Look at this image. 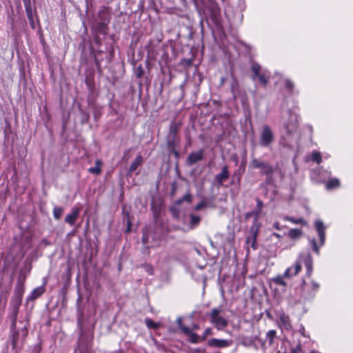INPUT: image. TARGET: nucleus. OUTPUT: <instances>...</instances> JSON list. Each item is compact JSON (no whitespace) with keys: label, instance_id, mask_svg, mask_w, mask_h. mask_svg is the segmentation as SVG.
<instances>
[{"label":"nucleus","instance_id":"1","mask_svg":"<svg viewBox=\"0 0 353 353\" xmlns=\"http://www.w3.org/2000/svg\"><path fill=\"white\" fill-rule=\"evenodd\" d=\"M22 295L23 291L17 288L15 290V296L11 300V310L9 314V318L11 320V330L12 332V344L14 349L21 347L28 333V322L27 321H19V325H17V322L19 307L22 300Z\"/></svg>","mask_w":353,"mask_h":353},{"label":"nucleus","instance_id":"2","mask_svg":"<svg viewBox=\"0 0 353 353\" xmlns=\"http://www.w3.org/2000/svg\"><path fill=\"white\" fill-rule=\"evenodd\" d=\"M282 122L287 136H294L296 134L299 119L298 115L292 110L283 113Z\"/></svg>","mask_w":353,"mask_h":353},{"label":"nucleus","instance_id":"3","mask_svg":"<svg viewBox=\"0 0 353 353\" xmlns=\"http://www.w3.org/2000/svg\"><path fill=\"white\" fill-rule=\"evenodd\" d=\"M250 166L254 169H260V174L261 175H265L266 183L271 184L273 181L272 174L274 173L273 167L268 163L256 158L252 159Z\"/></svg>","mask_w":353,"mask_h":353},{"label":"nucleus","instance_id":"4","mask_svg":"<svg viewBox=\"0 0 353 353\" xmlns=\"http://www.w3.org/2000/svg\"><path fill=\"white\" fill-rule=\"evenodd\" d=\"M221 312L222 309L219 307L213 308L209 314L211 323L214 325L217 330H220L224 329L228 325V320L221 315Z\"/></svg>","mask_w":353,"mask_h":353},{"label":"nucleus","instance_id":"5","mask_svg":"<svg viewBox=\"0 0 353 353\" xmlns=\"http://www.w3.org/2000/svg\"><path fill=\"white\" fill-rule=\"evenodd\" d=\"M314 225H315V228L318 232V234H319V239H320V243H319V246L317 245L316 243V239H311L310 240V243L312 247V249L314 250V252L317 254H319L320 253V251H319V247L321 246H323L325 243V227L323 224V223L321 221H316L315 223H314Z\"/></svg>","mask_w":353,"mask_h":353},{"label":"nucleus","instance_id":"6","mask_svg":"<svg viewBox=\"0 0 353 353\" xmlns=\"http://www.w3.org/2000/svg\"><path fill=\"white\" fill-rule=\"evenodd\" d=\"M274 141V134L271 128L268 125L263 126L260 133L259 144L262 147H270Z\"/></svg>","mask_w":353,"mask_h":353},{"label":"nucleus","instance_id":"7","mask_svg":"<svg viewBox=\"0 0 353 353\" xmlns=\"http://www.w3.org/2000/svg\"><path fill=\"white\" fill-rule=\"evenodd\" d=\"M319 285L312 281L311 283L307 284L305 281L303 282L302 294L305 299L312 298L315 293L318 291Z\"/></svg>","mask_w":353,"mask_h":353},{"label":"nucleus","instance_id":"8","mask_svg":"<svg viewBox=\"0 0 353 353\" xmlns=\"http://www.w3.org/2000/svg\"><path fill=\"white\" fill-rule=\"evenodd\" d=\"M298 261L301 262V264L304 263L306 268V275L310 277L312 274L313 267L312 258L311 254L309 252L305 254L301 253L298 257Z\"/></svg>","mask_w":353,"mask_h":353},{"label":"nucleus","instance_id":"9","mask_svg":"<svg viewBox=\"0 0 353 353\" xmlns=\"http://www.w3.org/2000/svg\"><path fill=\"white\" fill-rule=\"evenodd\" d=\"M259 225L254 224L250 228V235L246 239V243L250 246L253 250L256 249V237L258 234Z\"/></svg>","mask_w":353,"mask_h":353},{"label":"nucleus","instance_id":"10","mask_svg":"<svg viewBox=\"0 0 353 353\" xmlns=\"http://www.w3.org/2000/svg\"><path fill=\"white\" fill-rule=\"evenodd\" d=\"M230 176V172L228 165L221 168V172L215 176V181L218 186H222L223 183L226 181Z\"/></svg>","mask_w":353,"mask_h":353},{"label":"nucleus","instance_id":"11","mask_svg":"<svg viewBox=\"0 0 353 353\" xmlns=\"http://www.w3.org/2000/svg\"><path fill=\"white\" fill-rule=\"evenodd\" d=\"M302 265H301V262L296 260L294 265L292 267L288 268L284 272V276L285 278H291L297 275L299 272L301 270Z\"/></svg>","mask_w":353,"mask_h":353},{"label":"nucleus","instance_id":"12","mask_svg":"<svg viewBox=\"0 0 353 353\" xmlns=\"http://www.w3.org/2000/svg\"><path fill=\"white\" fill-rule=\"evenodd\" d=\"M203 159V150H200L197 152H191L187 159V163L189 165H192L193 164L201 161Z\"/></svg>","mask_w":353,"mask_h":353},{"label":"nucleus","instance_id":"13","mask_svg":"<svg viewBox=\"0 0 353 353\" xmlns=\"http://www.w3.org/2000/svg\"><path fill=\"white\" fill-rule=\"evenodd\" d=\"M208 344L210 347H225L230 346L231 343L225 339H211L208 341Z\"/></svg>","mask_w":353,"mask_h":353},{"label":"nucleus","instance_id":"14","mask_svg":"<svg viewBox=\"0 0 353 353\" xmlns=\"http://www.w3.org/2000/svg\"><path fill=\"white\" fill-rule=\"evenodd\" d=\"M221 15V9L220 7L217 5V3H214L210 6V16L212 21L216 23H219Z\"/></svg>","mask_w":353,"mask_h":353},{"label":"nucleus","instance_id":"15","mask_svg":"<svg viewBox=\"0 0 353 353\" xmlns=\"http://www.w3.org/2000/svg\"><path fill=\"white\" fill-rule=\"evenodd\" d=\"M80 210H81L79 208H73L72 209L71 213L68 214L65 216V221L69 225H73L79 214Z\"/></svg>","mask_w":353,"mask_h":353},{"label":"nucleus","instance_id":"16","mask_svg":"<svg viewBox=\"0 0 353 353\" xmlns=\"http://www.w3.org/2000/svg\"><path fill=\"white\" fill-rule=\"evenodd\" d=\"M178 123H172L170 126V139L168 141V146L173 147L174 145V139L177 134V131L179 129Z\"/></svg>","mask_w":353,"mask_h":353},{"label":"nucleus","instance_id":"17","mask_svg":"<svg viewBox=\"0 0 353 353\" xmlns=\"http://www.w3.org/2000/svg\"><path fill=\"white\" fill-rule=\"evenodd\" d=\"M183 334L188 336L189 341L192 343H197L199 342V336L192 332L190 327H183Z\"/></svg>","mask_w":353,"mask_h":353},{"label":"nucleus","instance_id":"18","mask_svg":"<svg viewBox=\"0 0 353 353\" xmlns=\"http://www.w3.org/2000/svg\"><path fill=\"white\" fill-rule=\"evenodd\" d=\"M45 292V288L43 286L38 287L32 290L28 300H34L42 295Z\"/></svg>","mask_w":353,"mask_h":353},{"label":"nucleus","instance_id":"19","mask_svg":"<svg viewBox=\"0 0 353 353\" xmlns=\"http://www.w3.org/2000/svg\"><path fill=\"white\" fill-rule=\"evenodd\" d=\"M245 161H243L236 170L234 171L233 174V177L236 178L237 181L239 182L241 181V176L245 172Z\"/></svg>","mask_w":353,"mask_h":353},{"label":"nucleus","instance_id":"20","mask_svg":"<svg viewBox=\"0 0 353 353\" xmlns=\"http://www.w3.org/2000/svg\"><path fill=\"white\" fill-rule=\"evenodd\" d=\"M143 158L141 155H138L135 160L131 163L130 166L129 171L130 172H133L135 171L137 168L142 163Z\"/></svg>","mask_w":353,"mask_h":353},{"label":"nucleus","instance_id":"21","mask_svg":"<svg viewBox=\"0 0 353 353\" xmlns=\"http://www.w3.org/2000/svg\"><path fill=\"white\" fill-rule=\"evenodd\" d=\"M279 319L281 323L286 329L291 328L290 319L288 315L285 314V313H282L280 314Z\"/></svg>","mask_w":353,"mask_h":353},{"label":"nucleus","instance_id":"22","mask_svg":"<svg viewBox=\"0 0 353 353\" xmlns=\"http://www.w3.org/2000/svg\"><path fill=\"white\" fill-rule=\"evenodd\" d=\"M339 185H340L339 180L338 179L335 178V179H330L327 182L325 187H326L327 190H332V189L338 188Z\"/></svg>","mask_w":353,"mask_h":353},{"label":"nucleus","instance_id":"23","mask_svg":"<svg viewBox=\"0 0 353 353\" xmlns=\"http://www.w3.org/2000/svg\"><path fill=\"white\" fill-rule=\"evenodd\" d=\"M302 231L301 229H291L288 232V236L292 239H297L301 237Z\"/></svg>","mask_w":353,"mask_h":353},{"label":"nucleus","instance_id":"24","mask_svg":"<svg viewBox=\"0 0 353 353\" xmlns=\"http://www.w3.org/2000/svg\"><path fill=\"white\" fill-rule=\"evenodd\" d=\"M101 161L100 160H97L95 163V166L89 168V172L94 174L98 175L101 173Z\"/></svg>","mask_w":353,"mask_h":353},{"label":"nucleus","instance_id":"25","mask_svg":"<svg viewBox=\"0 0 353 353\" xmlns=\"http://www.w3.org/2000/svg\"><path fill=\"white\" fill-rule=\"evenodd\" d=\"M190 227H191V228H194L195 227H196L199 224L200 221H201V218H200L199 216L191 214L190 215Z\"/></svg>","mask_w":353,"mask_h":353},{"label":"nucleus","instance_id":"26","mask_svg":"<svg viewBox=\"0 0 353 353\" xmlns=\"http://www.w3.org/2000/svg\"><path fill=\"white\" fill-rule=\"evenodd\" d=\"M256 205H257L258 210L253 212V214H255V218L254 219V223H253L254 224H258V222H257L258 216L260 214L261 210L263 206V203L261 200L256 199Z\"/></svg>","mask_w":353,"mask_h":353},{"label":"nucleus","instance_id":"27","mask_svg":"<svg viewBox=\"0 0 353 353\" xmlns=\"http://www.w3.org/2000/svg\"><path fill=\"white\" fill-rule=\"evenodd\" d=\"M256 77H259V79L261 83L265 87L268 83L269 80V74H266L265 72L263 73H260L259 75H257Z\"/></svg>","mask_w":353,"mask_h":353},{"label":"nucleus","instance_id":"28","mask_svg":"<svg viewBox=\"0 0 353 353\" xmlns=\"http://www.w3.org/2000/svg\"><path fill=\"white\" fill-rule=\"evenodd\" d=\"M276 331L274 330H269L266 333V340L268 342L269 345H272L273 343L274 339L276 336Z\"/></svg>","mask_w":353,"mask_h":353},{"label":"nucleus","instance_id":"29","mask_svg":"<svg viewBox=\"0 0 353 353\" xmlns=\"http://www.w3.org/2000/svg\"><path fill=\"white\" fill-rule=\"evenodd\" d=\"M285 220L286 221H289L294 224H301V225H306V222L305 221V220L302 218H299V219H294L293 217H290V216H285L284 218Z\"/></svg>","mask_w":353,"mask_h":353},{"label":"nucleus","instance_id":"30","mask_svg":"<svg viewBox=\"0 0 353 353\" xmlns=\"http://www.w3.org/2000/svg\"><path fill=\"white\" fill-rule=\"evenodd\" d=\"M284 278H285L284 276V274L283 275H278V276H275L272 279V281H274V283H276L277 285L286 286V283L283 280Z\"/></svg>","mask_w":353,"mask_h":353},{"label":"nucleus","instance_id":"31","mask_svg":"<svg viewBox=\"0 0 353 353\" xmlns=\"http://www.w3.org/2000/svg\"><path fill=\"white\" fill-rule=\"evenodd\" d=\"M252 71L254 74L252 79L254 80L257 75H259L261 66L257 63H254L252 66Z\"/></svg>","mask_w":353,"mask_h":353},{"label":"nucleus","instance_id":"32","mask_svg":"<svg viewBox=\"0 0 353 353\" xmlns=\"http://www.w3.org/2000/svg\"><path fill=\"white\" fill-rule=\"evenodd\" d=\"M312 161L319 164L321 162L322 159L321 153L317 151H313L312 152Z\"/></svg>","mask_w":353,"mask_h":353},{"label":"nucleus","instance_id":"33","mask_svg":"<svg viewBox=\"0 0 353 353\" xmlns=\"http://www.w3.org/2000/svg\"><path fill=\"white\" fill-rule=\"evenodd\" d=\"M63 212V210L60 207H55L53 209V216L54 218L57 220L59 219L61 216Z\"/></svg>","mask_w":353,"mask_h":353},{"label":"nucleus","instance_id":"34","mask_svg":"<svg viewBox=\"0 0 353 353\" xmlns=\"http://www.w3.org/2000/svg\"><path fill=\"white\" fill-rule=\"evenodd\" d=\"M145 324L148 328L157 329L159 327V324L154 322L150 319H145Z\"/></svg>","mask_w":353,"mask_h":353},{"label":"nucleus","instance_id":"35","mask_svg":"<svg viewBox=\"0 0 353 353\" xmlns=\"http://www.w3.org/2000/svg\"><path fill=\"white\" fill-rule=\"evenodd\" d=\"M183 201H186L189 203H191L192 202V196L190 195V194L188 193V194H185L181 199H179L176 201V204L180 205Z\"/></svg>","mask_w":353,"mask_h":353},{"label":"nucleus","instance_id":"36","mask_svg":"<svg viewBox=\"0 0 353 353\" xmlns=\"http://www.w3.org/2000/svg\"><path fill=\"white\" fill-rule=\"evenodd\" d=\"M232 78H233V80H232V82L231 83V90H232V93L234 94L235 90H236L238 89V81H237L236 79L234 78L233 76H232Z\"/></svg>","mask_w":353,"mask_h":353},{"label":"nucleus","instance_id":"37","mask_svg":"<svg viewBox=\"0 0 353 353\" xmlns=\"http://www.w3.org/2000/svg\"><path fill=\"white\" fill-rule=\"evenodd\" d=\"M285 88L290 92H292L294 88V83L290 79L285 80Z\"/></svg>","mask_w":353,"mask_h":353},{"label":"nucleus","instance_id":"38","mask_svg":"<svg viewBox=\"0 0 353 353\" xmlns=\"http://www.w3.org/2000/svg\"><path fill=\"white\" fill-rule=\"evenodd\" d=\"M179 205H177V204L176 203V205H175V206L171 207V208H170V211L172 212V213L173 216H174V217H176V218H177V217H178L179 214V210L178 209V206H179Z\"/></svg>","mask_w":353,"mask_h":353},{"label":"nucleus","instance_id":"39","mask_svg":"<svg viewBox=\"0 0 353 353\" xmlns=\"http://www.w3.org/2000/svg\"><path fill=\"white\" fill-rule=\"evenodd\" d=\"M183 319L181 317H178L176 319V324L179 327V328L181 330V332L183 333V327H188L187 326H185L182 323Z\"/></svg>","mask_w":353,"mask_h":353},{"label":"nucleus","instance_id":"40","mask_svg":"<svg viewBox=\"0 0 353 353\" xmlns=\"http://www.w3.org/2000/svg\"><path fill=\"white\" fill-rule=\"evenodd\" d=\"M212 334V330L210 327H208L205 330L203 335L202 336V340H205L208 336Z\"/></svg>","mask_w":353,"mask_h":353},{"label":"nucleus","instance_id":"41","mask_svg":"<svg viewBox=\"0 0 353 353\" xmlns=\"http://www.w3.org/2000/svg\"><path fill=\"white\" fill-rule=\"evenodd\" d=\"M205 205V202L201 201L195 206L194 209L196 210H200L201 209L203 208Z\"/></svg>","mask_w":353,"mask_h":353},{"label":"nucleus","instance_id":"42","mask_svg":"<svg viewBox=\"0 0 353 353\" xmlns=\"http://www.w3.org/2000/svg\"><path fill=\"white\" fill-rule=\"evenodd\" d=\"M24 7L26 10H28L31 6V1L30 0H23Z\"/></svg>","mask_w":353,"mask_h":353},{"label":"nucleus","instance_id":"43","mask_svg":"<svg viewBox=\"0 0 353 353\" xmlns=\"http://www.w3.org/2000/svg\"><path fill=\"white\" fill-rule=\"evenodd\" d=\"M26 11L28 19L32 21V12L31 6L30 7L29 9L26 10Z\"/></svg>","mask_w":353,"mask_h":353},{"label":"nucleus","instance_id":"44","mask_svg":"<svg viewBox=\"0 0 353 353\" xmlns=\"http://www.w3.org/2000/svg\"><path fill=\"white\" fill-rule=\"evenodd\" d=\"M41 350V347L40 345H36L32 350V353H40Z\"/></svg>","mask_w":353,"mask_h":353},{"label":"nucleus","instance_id":"45","mask_svg":"<svg viewBox=\"0 0 353 353\" xmlns=\"http://www.w3.org/2000/svg\"><path fill=\"white\" fill-rule=\"evenodd\" d=\"M192 330H198L199 329V325L196 324V323H194L192 325Z\"/></svg>","mask_w":353,"mask_h":353},{"label":"nucleus","instance_id":"46","mask_svg":"<svg viewBox=\"0 0 353 353\" xmlns=\"http://www.w3.org/2000/svg\"><path fill=\"white\" fill-rule=\"evenodd\" d=\"M274 228L276 230H280V228H279V223L278 222H276L274 223Z\"/></svg>","mask_w":353,"mask_h":353},{"label":"nucleus","instance_id":"47","mask_svg":"<svg viewBox=\"0 0 353 353\" xmlns=\"http://www.w3.org/2000/svg\"><path fill=\"white\" fill-rule=\"evenodd\" d=\"M147 271L150 274H152V268L150 266L147 267Z\"/></svg>","mask_w":353,"mask_h":353},{"label":"nucleus","instance_id":"48","mask_svg":"<svg viewBox=\"0 0 353 353\" xmlns=\"http://www.w3.org/2000/svg\"><path fill=\"white\" fill-rule=\"evenodd\" d=\"M143 243L145 244L147 243V237L143 236L142 239Z\"/></svg>","mask_w":353,"mask_h":353},{"label":"nucleus","instance_id":"49","mask_svg":"<svg viewBox=\"0 0 353 353\" xmlns=\"http://www.w3.org/2000/svg\"><path fill=\"white\" fill-rule=\"evenodd\" d=\"M234 160L235 163H236V164L238 163V162H239L238 157L236 156V157L234 158Z\"/></svg>","mask_w":353,"mask_h":353},{"label":"nucleus","instance_id":"50","mask_svg":"<svg viewBox=\"0 0 353 353\" xmlns=\"http://www.w3.org/2000/svg\"><path fill=\"white\" fill-rule=\"evenodd\" d=\"M304 331H305L304 328H303V327H302V329H301V332L302 335L305 336Z\"/></svg>","mask_w":353,"mask_h":353},{"label":"nucleus","instance_id":"51","mask_svg":"<svg viewBox=\"0 0 353 353\" xmlns=\"http://www.w3.org/2000/svg\"><path fill=\"white\" fill-rule=\"evenodd\" d=\"M274 235L276 236L278 238L280 237V235L279 234L274 233Z\"/></svg>","mask_w":353,"mask_h":353},{"label":"nucleus","instance_id":"52","mask_svg":"<svg viewBox=\"0 0 353 353\" xmlns=\"http://www.w3.org/2000/svg\"><path fill=\"white\" fill-rule=\"evenodd\" d=\"M223 82H224V79H221V83H223Z\"/></svg>","mask_w":353,"mask_h":353},{"label":"nucleus","instance_id":"53","mask_svg":"<svg viewBox=\"0 0 353 353\" xmlns=\"http://www.w3.org/2000/svg\"><path fill=\"white\" fill-rule=\"evenodd\" d=\"M310 353H316L315 351H312Z\"/></svg>","mask_w":353,"mask_h":353},{"label":"nucleus","instance_id":"54","mask_svg":"<svg viewBox=\"0 0 353 353\" xmlns=\"http://www.w3.org/2000/svg\"><path fill=\"white\" fill-rule=\"evenodd\" d=\"M222 1H225V0H221Z\"/></svg>","mask_w":353,"mask_h":353}]
</instances>
